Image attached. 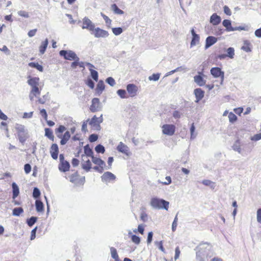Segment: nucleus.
I'll return each instance as SVG.
<instances>
[{"mask_svg": "<svg viewBox=\"0 0 261 261\" xmlns=\"http://www.w3.org/2000/svg\"><path fill=\"white\" fill-rule=\"evenodd\" d=\"M66 130V128L63 125H60L58 127L55 129L57 137L61 139L60 144L62 145L66 144L71 137L70 132L68 130L66 131L64 134H63Z\"/></svg>", "mask_w": 261, "mask_h": 261, "instance_id": "obj_1", "label": "nucleus"}, {"mask_svg": "<svg viewBox=\"0 0 261 261\" xmlns=\"http://www.w3.org/2000/svg\"><path fill=\"white\" fill-rule=\"evenodd\" d=\"M150 204L152 207L155 208H164L166 210H168L169 205V202L168 201L156 197L152 198L150 200Z\"/></svg>", "mask_w": 261, "mask_h": 261, "instance_id": "obj_2", "label": "nucleus"}, {"mask_svg": "<svg viewBox=\"0 0 261 261\" xmlns=\"http://www.w3.org/2000/svg\"><path fill=\"white\" fill-rule=\"evenodd\" d=\"M16 130L18 139L19 142L24 144L29 138V135L25 127L23 125L17 124L16 126Z\"/></svg>", "mask_w": 261, "mask_h": 261, "instance_id": "obj_3", "label": "nucleus"}, {"mask_svg": "<svg viewBox=\"0 0 261 261\" xmlns=\"http://www.w3.org/2000/svg\"><path fill=\"white\" fill-rule=\"evenodd\" d=\"M92 161L94 164L97 165L93 168L94 169L99 173H102L106 166L105 162L100 158L94 157V156H92Z\"/></svg>", "mask_w": 261, "mask_h": 261, "instance_id": "obj_4", "label": "nucleus"}, {"mask_svg": "<svg viewBox=\"0 0 261 261\" xmlns=\"http://www.w3.org/2000/svg\"><path fill=\"white\" fill-rule=\"evenodd\" d=\"M211 73L215 78H220V84L222 85L224 80V72L219 67H213L211 69Z\"/></svg>", "mask_w": 261, "mask_h": 261, "instance_id": "obj_5", "label": "nucleus"}, {"mask_svg": "<svg viewBox=\"0 0 261 261\" xmlns=\"http://www.w3.org/2000/svg\"><path fill=\"white\" fill-rule=\"evenodd\" d=\"M176 127L173 124H164L162 126V130L163 134L167 136H173L175 132Z\"/></svg>", "mask_w": 261, "mask_h": 261, "instance_id": "obj_6", "label": "nucleus"}, {"mask_svg": "<svg viewBox=\"0 0 261 261\" xmlns=\"http://www.w3.org/2000/svg\"><path fill=\"white\" fill-rule=\"evenodd\" d=\"M59 54L61 56H63L64 58L68 60H73L77 58L76 55L74 52L71 50H62L60 51Z\"/></svg>", "mask_w": 261, "mask_h": 261, "instance_id": "obj_7", "label": "nucleus"}, {"mask_svg": "<svg viewBox=\"0 0 261 261\" xmlns=\"http://www.w3.org/2000/svg\"><path fill=\"white\" fill-rule=\"evenodd\" d=\"M91 34L94 35V36L96 38H100V37H107L109 36V33L108 31L101 29L99 28L93 29V30L92 31Z\"/></svg>", "mask_w": 261, "mask_h": 261, "instance_id": "obj_8", "label": "nucleus"}, {"mask_svg": "<svg viewBox=\"0 0 261 261\" xmlns=\"http://www.w3.org/2000/svg\"><path fill=\"white\" fill-rule=\"evenodd\" d=\"M223 25L226 28V31L228 32L234 31L236 30H243L244 28L242 27H239L233 28L231 27V21L228 19H224L222 22Z\"/></svg>", "mask_w": 261, "mask_h": 261, "instance_id": "obj_9", "label": "nucleus"}, {"mask_svg": "<svg viewBox=\"0 0 261 261\" xmlns=\"http://www.w3.org/2000/svg\"><path fill=\"white\" fill-rule=\"evenodd\" d=\"M126 90L130 97H133L137 95L138 91V87L133 84H129L126 86Z\"/></svg>", "mask_w": 261, "mask_h": 261, "instance_id": "obj_10", "label": "nucleus"}, {"mask_svg": "<svg viewBox=\"0 0 261 261\" xmlns=\"http://www.w3.org/2000/svg\"><path fill=\"white\" fill-rule=\"evenodd\" d=\"M101 180L104 182H110L112 181H114L116 179V176L114 174L110 172H105L101 177Z\"/></svg>", "mask_w": 261, "mask_h": 261, "instance_id": "obj_11", "label": "nucleus"}, {"mask_svg": "<svg viewBox=\"0 0 261 261\" xmlns=\"http://www.w3.org/2000/svg\"><path fill=\"white\" fill-rule=\"evenodd\" d=\"M95 28L94 24L92 21L87 17H85L83 19L82 29H86L90 31L93 30Z\"/></svg>", "mask_w": 261, "mask_h": 261, "instance_id": "obj_12", "label": "nucleus"}, {"mask_svg": "<svg viewBox=\"0 0 261 261\" xmlns=\"http://www.w3.org/2000/svg\"><path fill=\"white\" fill-rule=\"evenodd\" d=\"M82 167L87 171H89L91 169V162L87 156H82Z\"/></svg>", "mask_w": 261, "mask_h": 261, "instance_id": "obj_13", "label": "nucleus"}, {"mask_svg": "<svg viewBox=\"0 0 261 261\" xmlns=\"http://www.w3.org/2000/svg\"><path fill=\"white\" fill-rule=\"evenodd\" d=\"M117 149L118 151L128 155L129 154V150L128 147L123 143L120 142L117 147Z\"/></svg>", "mask_w": 261, "mask_h": 261, "instance_id": "obj_14", "label": "nucleus"}, {"mask_svg": "<svg viewBox=\"0 0 261 261\" xmlns=\"http://www.w3.org/2000/svg\"><path fill=\"white\" fill-rule=\"evenodd\" d=\"M99 104V99L98 98H94L92 100V104L90 107V111L93 113L97 112L98 110Z\"/></svg>", "mask_w": 261, "mask_h": 261, "instance_id": "obj_15", "label": "nucleus"}, {"mask_svg": "<svg viewBox=\"0 0 261 261\" xmlns=\"http://www.w3.org/2000/svg\"><path fill=\"white\" fill-rule=\"evenodd\" d=\"M50 153L51 157L56 160L58 158L59 153V148L57 144H53L50 148Z\"/></svg>", "mask_w": 261, "mask_h": 261, "instance_id": "obj_16", "label": "nucleus"}, {"mask_svg": "<svg viewBox=\"0 0 261 261\" xmlns=\"http://www.w3.org/2000/svg\"><path fill=\"white\" fill-rule=\"evenodd\" d=\"M28 83L32 87L39 86L40 79L38 77H31L30 75L28 77Z\"/></svg>", "mask_w": 261, "mask_h": 261, "instance_id": "obj_17", "label": "nucleus"}, {"mask_svg": "<svg viewBox=\"0 0 261 261\" xmlns=\"http://www.w3.org/2000/svg\"><path fill=\"white\" fill-rule=\"evenodd\" d=\"M194 94L196 97V102H198L204 97V92L200 88H197L194 90Z\"/></svg>", "mask_w": 261, "mask_h": 261, "instance_id": "obj_18", "label": "nucleus"}, {"mask_svg": "<svg viewBox=\"0 0 261 261\" xmlns=\"http://www.w3.org/2000/svg\"><path fill=\"white\" fill-rule=\"evenodd\" d=\"M191 32L193 36L191 42V46L192 47L199 43L200 38L198 35L196 34L194 29H192Z\"/></svg>", "mask_w": 261, "mask_h": 261, "instance_id": "obj_19", "label": "nucleus"}, {"mask_svg": "<svg viewBox=\"0 0 261 261\" xmlns=\"http://www.w3.org/2000/svg\"><path fill=\"white\" fill-rule=\"evenodd\" d=\"M89 121V124L91 125L96 126L97 125H99V124H100L102 121V115H101L99 117H97L95 115H94Z\"/></svg>", "mask_w": 261, "mask_h": 261, "instance_id": "obj_20", "label": "nucleus"}, {"mask_svg": "<svg viewBox=\"0 0 261 261\" xmlns=\"http://www.w3.org/2000/svg\"><path fill=\"white\" fill-rule=\"evenodd\" d=\"M44 132V136L49 140L54 142L55 141V136L53 130L50 128H45Z\"/></svg>", "mask_w": 261, "mask_h": 261, "instance_id": "obj_21", "label": "nucleus"}, {"mask_svg": "<svg viewBox=\"0 0 261 261\" xmlns=\"http://www.w3.org/2000/svg\"><path fill=\"white\" fill-rule=\"evenodd\" d=\"M70 165L69 163L67 161L62 162V163H60L59 165V169L60 171L62 172H66L69 170Z\"/></svg>", "mask_w": 261, "mask_h": 261, "instance_id": "obj_22", "label": "nucleus"}, {"mask_svg": "<svg viewBox=\"0 0 261 261\" xmlns=\"http://www.w3.org/2000/svg\"><path fill=\"white\" fill-rule=\"evenodd\" d=\"M221 22V18L217 14L214 13L211 16L210 18V22L214 25H217L219 24Z\"/></svg>", "mask_w": 261, "mask_h": 261, "instance_id": "obj_23", "label": "nucleus"}, {"mask_svg": "<svg viewBox=\"0 0 261 261\" xmlns=\"http://www.w3.org/2000/svg\"><path fill=\"white\" fill-rule=\"evenodd\" d=\"M194 79L195 82L199 86H202L205 84V81L201 75H196Z\"/></svg>", "mask_w": 261, "mask_h": 261, "instance_id": "obj_24", "label": "nucleus"}, {"mask_svg": "<svg viewBox=\"0 0 261 261\" xmlns=\"http://www.w3.org/2000/svg\"><path fill=\"white\" fill-rule=\"evenodd\" d=\"M217 41V39L213 36H208L206 39L205 47L207 48L215 44Z\"/></svg>", "mask_w": 261, "mask_h": 261, "instance_id": "obj_25", "label": "nucleus"}, {"mask_svg": "<svg viewBox=\"0 0 261 261\" xmlns=\"http://www.w3.org/2000/svg\"><path fill=\"white\" fill-rule=\"evenodd\" d=\"M241 49L246 52H250L251 51V45L250 42L248 40H245L243 42V45Z\"/></svg>", "mask_w": 261, "mask_h": 261, "instance_id": "obj_26", "label": "nucleus"}, {"mask_svg": "<svg viewBox=\"0 0 261 261\" xmlns=\"http://www.w3.org/2000/svg\"><path fill=\"white\" fill-rule=\"evenodd\" d=\"M12 187L13 190V199H15L19 194V190L18 187L16 183L13 182L12 184Z\"/></svg>", "mask_w": 261, "mask_h": 261, "instance_id": "obj_27", "label": "nucleus"}, {"mask_svg": "<svg viewBox=\"0 0 261 261\" xmlns=\"http://www.w3.org/2000/svg\"><path fill=\"white\" fill-rule=\"evenodd\" d=\"M48 43V39H46L44 41L41 43V45L39 47V51L41 54H43L47 47Z\"/></svg>", "mask_w": 261, "mask_h": 261, "instance_id": "obj_28", "label": "nucleus"}, {"mask_svg": "<svg viewBox=\"0 0 261 261\" xmlns=\"http://www.w3.org/2000/svg\"><path fill=\"white\" fill-rule=\"evenodd\" d=\"M68 178L70 182L72 183H76L79 178V175L77 172H75L74 173L69 175Z\"/></svg>", "mask_w": 261, "mask_h": 261, "instance_id": "obj_29", "label": "nucleus"}, {"mask_svg": "<svg viewBox=\"0 0 261 261\" xmlns=\"http://www.w3.org/2000/svg\"><path fill=\"white\" fill-rule=\"evenodd\" d=\"M36 210L38 212H42L44 211V205L42 201L36 200L35 201Z\"/></svg>", "mask_w": 261, "mask_h": 261, "instance_id": "obj_30", "label": "nucleus"}, {"mask_svg": "<svg viewBox=\"0 0 261 261\" xmlns=\"http://www.w3.org/2000/svg\"><path fill=\"white\" fill-rule=\"evenodd\" d=\"M105 86L102 81H99L97 85L96 91L98 93H101L104 90Z\"/></svg>", "mask_w": 261, "mask_h": 261, "instance_id": "obj_31", "label": "nucleus"}, {"mask_svg": "<svg viewBox=\"0 0 261 261\" xmlns=\"http://www.w3.org/2000/svg\"><path fill=\"white\" fill-rule=\"evenodd\" d=\"M84 153L85 155H83L84 156H87L88 157L93 156V151L92 149L90 148L89 145H86L84 146Z\"/></svg>", "mask_w": 261, "mask_h": 261, "instance_id": "obj_32", "label": "nucleus"}, {"mask_svg": "<svg viewBox=\"0 0 261 261\" xmlns=\"http://www.w3.org/2000/svg\"><path fill=\"white\" fill-rule=\"evenodd\" d=\"M28 65L31 67L36 68L40 72L43 71V68L42 66L39 64L38 63L30 62L28 64Z\"/></svg>", "mask_w": 261, "mask_h": 261, "instance_id": "obj_33", "label": "nucleus"}, {"mask_svg": "<svg viewBox=\"0 0 261 261\" xmlns=\"http://www.w3.org/2000/svg\"><path fill=\"white\" fill-rule=\"evenodd\" d=\"M110 251L112 257L115 261H119V256L116 249L114 247H111Z\"/></svg>", "mask_w": 261, "mask_h": 261, "instance_id": "obj_34", "label": "nucleus"}, {"mask_svg": "<svg viewBox=\"0 0 261 261\" xmlns=\"http://www.w3.org/2000/svg\"><path fill=\"white\" fill-rule=\"evenodd\" d=\"M202 184L206 186H210L211 188L214 189L215 188V183L210 180L204 179L202 181Z\"/></svg>", "mask_w": 261, "mask_h": 261, "instance_id": "obj_35", "label": "nucleus"}, {"mask_svg": "<svg viewBox=\"0 0 261 261\" xmlns=\"http://www.w3.org/2000/svg\"><path fill=\"white\" fill-rule=\"evenodd\" d=\"M111 9L114 11V12L116 14L121 15L124 13L123 11L120 10L116 4H113L111 6Z\"/></svg>", "mask_w": 261, "mask_h": 261, "instance_id": "obj_36", "label": "nucleus"}, {"mask_svg": "<svg viewBox=\"0 0 261 261\" xmlns=\"http://www.w3.org/2000/svg\"><path fill=\"white\" fill-rule=\"evenodd\" d=\"M75 61L71 63V67L72 68H75L77 66H80V67H84V63L83 62L80 63L79 62V58L77 57V58L74 60Z\"/></svg>", "mask_w": 261, "mask_h": 261, "instance_id": "obj_37", "label": "nucleus"}, {"mask_svg": "<svg viewBox=\"0 0 261 261\" xmlns=\"http://www.w3.org/2000/svg\"><path fill=\"white\" fill-rule=\"evenodd\" d=\"M23 213V210L22 207H16L13 210V215L15 216H19L22 213Z\"/></svg>", "mask_w": 261, "mask_h": 261, "instance_id": "obj_38", "label": "nucleus"}, {"mask_svg": "<svg viewBox=\"0 0 261 261\" xmlns=\"http://www.w3.org/2000/svg\"><path fill=\"white\" fill-rule=\"evenodd\" d=\"M31 94L35 97L39 95L40 94V90H39L38 86L32 87L31 91Z\"/></svg>", "mask_w": 261, "mask_h": 261, "instance_id": "obj_39", "label": "nucleus"}, {"mask_svg": "<svg viewBox=\"0 0 261 261\" xmlns=\"http://www.w3.org/2000/svg\"><path fill=\"white\" fill-rule=\"evenodd\" d=\"M228 117L229 122L232 123L235 122L237 120V119H238L237 116L232 112H230L228 114Z\"/></svg>", "mask_w": 261, "mask_h": 261, "instance_id": "obj_40", "label": "nucleus"}, {"mask_svg": "<svg viewBox=\"0 0 261 261\" xmlns=\"http://www.w3.org/2000/svg\"><path fill=\"white\" fill-rule=\"evenodd\" d=\"M234 55V48L232 47H229L227 49V57L232 59L233 58V56Z\"/></svg>", "mask_w": 261, "mask_h": 261, "instance_id": "obj_41", "label": "nucleus"}, {"mask_svg": "<svg viewBox=\"0 0 261 261\" xmlns=\"http://www.w3.org/2000/svg\"><path fill=\"white\" fill-rule=\"evenodd\" d=\"M90 70L92 77L94 81L97 82L98 79V72L96 70L93 69H90Z\"/></svg>", "mask_w": 261, "mask_h": 261, "instance_id": "obj_42", "label": "nucleus"}, {"mask_svg": "<svg viewBox=\"0 0 261 261\" xmlns=\"http://www.w3.org/2000/svg\"><path fill=\"white\" fill-rule=\"evenodd\" d=\"M155 245L159 248V249L162 252H165V249L163 246V243L162 241H156L155 242Z\"/></svg>", "mask_w": 261, "mask_h": 261, "instance_id": "obj_43", "label": "nucleus"}, {"mask_svg": "<svg viewBox=\"0 0 261 261\" xmlns=\"http://www.w3.org/2000/svg\"><path fill=\"white\" fill-rule=\"evenodd\" d=\"M118 95L122 98H126L127 97L126 96V93L124 90L119 89L117 91Z\"/></svg>", "mask_w": 261, "mask_h": 261, "instance_id": "obj_44", "label": "nucleus"}, {"mask_svg": "<svg viewBox=\"0 0 261 261\" xmlns=\"http://www.w3.org/2000/svg\"><path fill=\"white\" fill-rule=\"evenodd\" d=\"M37 221V218L32 217L27 220V224L29 226H33Z\"/></svg>", "mask_w": 261, "mask_h": 261, "instance_id": "obj_45", "label": "nucleus"}, {"mask_svg": "<svg viewBox=\"0 0 261 261\" xmlns=\"http://www.w3.org/2000/svg\"><path fill=\"white\" fill-rule=\"evenodd\" d=\"M95 149V151L98 153H104V152L105 151V147L100 144L97 145L96 146Z\"/></svg>", "mask_w": 261, "mask_h": 261, "instance_id": "obj_46", "label": "nucleus"}, {"mask_svg": "<svg viewBox=\"0 0 261 261\" xmlns=\"http://www.w3.org/2000/svg\"><path fill=\"white\" fill-rule=\"evenodd\" d=\"M122 31L123 30L121 28H114L112 29L113 33L116 36L121 34Z\"/></svg>", "mask_w": 261, "mask_h": 261, "instance_id": "obj_47", "label": "nucleus"}, {"mask_svg": "<svg viewBox=\"0 0 261 261\" xmlns=\"http://www.w3.org/2000/svg\"><path fill=\"white\" fill-rule=\"evenodd\" d=\"M160 76V74L159 73H153L152 75L150 76L148 79L150 81H156L159 79Z\"/></svg>", "mask_w": 261, "mask_h": 261, "instance_id": "obj_48", "label": "nucleus"}, {"mask_svg": "<svg viewBox=\"0 0 261 261\" xmlns=\"http://www.w3.org/2000/svg\"><path fill=\"white\" fill-rule=\"evenodd\" d=\"M40 195V192L37 188H35L33 190V196L34 198H37Z\"/></svg>", "mask_w": 261, "mask_h": 261, "instance_id": "obj_49", "label": "nucleus"}, {"mask_svg": "<svg viewBox=\"0 0 261 261\" xmlns=\"http://www.w3.org/2000/svg\"><path fill=\"white\" fill-rule=\"evenodd\" d=\"M101 16L102 17L103 19L105 20L106 23L108 25H110L111 23L112 20L105 14L102 13H101Z\"/></svg>", "mask_w": 261, "mask_h": 261, "instance_id": "obj_50", "label": "nucleus"}, {"mask_svg": "<svg viewBox=\"0 0 261 261\" xmlns=\"http://www.w3.org/2000/svg\"><path fill=\"white\" fill-rule=\"evenodd\" d=\"M195 130V127L194 126V123H193L191 125V128H190V133H191V138L194 139L195 138L196 135L194 134Z\"/></svg>", "mask_w": 261, "mask_h": 261, "instance_id": "obj_51", "label": "nucleus"}, {"mask_svg": "<svg viewBox=\"0 0 261 261\" xmlns=\"http://www.w3.org/2000/svg\"><path fill=\"white\" fill-rule=\"evenodd\" d=\"M132 240L136 244H139L140 242V238L136 235H133L132 236Z\"/></svg>", "mask_w": 261, "mask_h": 261, "instance_id": "obj_52", "label": "nucleus"}, {"mask_svg": "<svg viewBox=\"0 0 261 261\" xmlns=\"http://www.w3.org/2000/svg\"><path fill=\"white\" fill-rule=\"evenodd\" d=\"M180 251L179 249V247L178 246L176 247L175 249V255H174V259H177L180 255Z\"/></svg>", "mask_w": 261, "mask_h": 261, "instance_id": "obj_53", "label": "nucleus"}, {"mask_svg": "<svg viewBox=\"0 0 261 261\" xmlns=\"http://www.w3.org/2000/svg\"><path fill=\"white\" fill-rule=\"evenodd\" d=\"M89 141L91 142H94L98 139V136L96 134H92L89 136Z\"/></svg>", "mask_w": 261, "mask_h": 261, "instance_id": "obj_54", "label": "nucleus"}, {"mask_svg": "<svg viewBox=\"0 0 261 261\" xmlns=\"http://www.w3.org/2000/svg\"><path fill=\"white\" fill-rule=\"evenodd\" d=\"M106 82L111 86H113L115 84L114 79L112 77H109L107 79Z\"/></svg>", "mask_w": 261, "mask_h": 261, "instance_id": "obj_55", "label": "nucleus"}, {"mask_svg": "<svg viewBox=\"0 0 261 261\" xmlns=\"http://www.w3.org/2000/svg\"><path fill=\"white\" fill-rule=\"evenodd\" d=\"M24 170L26 174L29 173L31 171V166L29 164H26L24 166Z\"/></svg>", "mask_w": 261, "mask_h": 261, "instance_id": "obj_56", "label": "nucleus"}, {"mask_svg": "<svg viewBox=\"0 0 261 261\" xmlns=\"http://www.w3.org/2000/svg\"><path fill=\"white\" fill-rule=\"evenodd\" d=\"M40 113L41 115V116L43 117L44 120L47 121V114L46 110L45 109H43L40 110Z\"/></svg>", "mask_w": 261, "mask_h": 261, "instance_id": "obj_57", "label": "nucleus"}, {"mask_svg": "<svg viewBox=\"0 0 261 261\" xmlns=\"http://www.w3.org/2000/svg\"><path fill=\"white\" fill-rule=\"evenodd\" d=\"M18 14L19 16L25 17V18H28L29 16V13L27 12L24 11H19Z\"/></svg>", "mask_w": 261, "mask_h": 261, "instance_id": "obj_58", "label": "nucleus"}, {"mask_svg": "<svg viewBox=\"0 0 261 261\" xmlns=\"http://www.w3.org/2000/svg\"><path fill=\"white\" fill-rule=\"evenodd\" d=\"M89 121V119L84 121L82 124V130L84 132H86L87 131V123Z\"/></svg>", "mask_w": 261, "mask_h": 261, "instance_id": "obj_59", "label": "nucleus"}, {"mask_svg": "<svg viewBox=\"0 0 261 261\" xmlns=\"http://www.w3.org/2000/svg\"><path fill=\"white\" fill-rule=\"evenodd\" d=\"M260 139H261V133L255 134L251 138V140L255 141Z\"/></svg>", "mask_w": 261, "mask_h": 261, "instance_id": "obj_60", "label": "nucleus"}, {"mask_svg": "<svg viewBox=\"0 0 261 261\" xmlns=\"http://www.w3.org/2000/svg\"><path fill=\"white\" fill-rule=\"evenodd\" d=\"M257 221L259 223L261 224V208L257 211Z\"/></svg>", "mask_w": 261, "mask_h": 261, "instance_id": "obj_61", "label": "nucleus"}, {"mask_svg": "<svg viewBox=\"0 0 261 261\" xmlns=\"http://www.w3.org/2000/svg\"><path fill=\"white\" fill-rule=\"evenodd\" d=\"M86 83L90 88H91V89L94 88V83L91 79H88L86 81Z\"/></svg>", "mask_w": 261, "mask_h": 261, "instance_id": "obj_62", "label": "nucleus"}, {"mask_svg": "<svg viewBox=\"0 0 261 261\" xmlns=\"http://www.w3.org/2000/svg\"><path fill=\"white\" fill-rule=\"evenodd\" d=\"M223 8L224 12L226 15L229 16L231 15V11L228 6H225Z\"/></svg>", "mask_w": 261, "mask_h": 261, "instance_id": "obj_63", "label": "nucleus"}, {"mask_svg": "<svg viewBox=\"0 0 261 261\" xmlns=\"http://www.w3.org/2000/svg\"><path fill=\"white\" fill-rule=\"evenodd\" d=\"M166 181L162 182V184L164 185H168L171 183V178L170 176H168L166 177Z\"/></svg>", "mask_w": 261, "mask_h": 261, "instance_id": "obj_64", "label": "nucleus"}]
</instances>
